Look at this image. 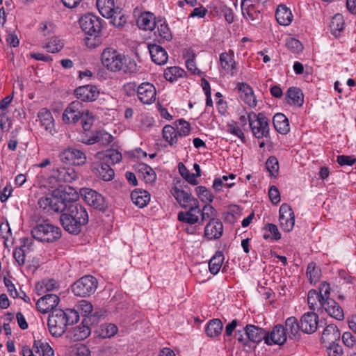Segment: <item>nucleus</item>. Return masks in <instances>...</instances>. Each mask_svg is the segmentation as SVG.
I'll return each mask as SVG.
<instances>
[{"label":"nucleus","instance_id":"1","mask_svg":"<svg viewBox=\"0 0 356 356\" xmlns=\"http://www.w3.org/2000/svg\"><path fill=\"white\" fill-rule=\"evenodd\" d=\"M77 175L73 169L65 168L54 170L48 177L52 189L46 197V212L57 214L63 229L70 234H79L89 221L86 209L79 202V193L72 187L62 182H71Z\"/></svg>","mask_w":356,"mask_h":356},{"label":"nucleus","instance_id":"2","mask_svg":"<svg viewBox=\"0 0 356 356\" xmlns=\"http://www.w3.org/2000/svg\"><path fill=\"white\" fill-rule=\"evenodd\" d=\"M79 120L82 122L83 129L88 131L93 122L92 117L80 101H73L65 109L63 120L67 124H75Z\"/></svg>","mask_w":356,"mask_h":356},{"label":"nucleus","instance_id":"3","mask_svg":"<svg viewBox=\"0 0 356 356\" xmlns=\"http://www.w3.org/2000/svg\"><path fill=\"white\" fill-rule=\"evenodd\" d=\"M248 118L249 126L255 138L259 139L269 136V124L263 113L256 114L250 112L248 114Z\"/></svg>","mask_w":356,"mask_h":356},{"label":"nucleus","instance_id":"4","mask_svg":"<svg viewBox=\"0 0 356 356\" xmlns=\"http://www.w3.org/2000/svg\"><path fill=\"white\" fill-rule=\"evenodd\" d=\"M98 281L92 275H85L72 285L73 293L79 297L90 296L97 288Z\"/></svg>","mask_w":356,"mask_h":356},{"label":"nucleus","instance_id":"5","mask_svg":"<svg viewBox=\"0 0 356 356\" xmlns=\"http://www.w3.org/2000/svg\"><path fill=\"white\" fill-rule=\"evenodd\" d=\"M124 56L113 48H106L101 56L102 63L108 70L113 72L121 71Z\"/></svg>","mask_w":356,"mask_h":356},{"label":"nucleus","instance_id":"6","mask_svg":"<svg viewBox=\"0 0 356 356\" xmlns=\"http://www.w3.org/2000/svg\"><path fill=\"white\" fill-rule=\"evenodd\" d=\"M47 325L52 336L60 337L65 332L67 327L64 311L62 309L54 310L49 315Z\"/></svg>","mask_w":356,"mask_h":356},{"label":"nucleus","instance_id":"7","mask_svg":"<svg viewBox=\"0 0 356 356\" xmlns=\"http://www.w3.org/2000/svg\"><path fill=\"white\" fill-rule=\"evenodd\" d=\"M79 24L86 34L97 36L102 29L100 19L92 13H87L83 15L79 19Z\"/></svg>","mask_w":356,"mask_h":356},{"label":"nucleus","instance_id":"8","mask_svg":"<svg viewBox=\"0 0 356 356\" xmlns=\"http://www.w3.org/2000/svg\"><path fill=\"white\" fill-rule=\"evenodd\" d=\"M80 195L88 205L95 209L104 211L107 207L104 197L96 191L83 188L80 190Z\"/></svg>","mask_w":356,"mask_h":356},{"label":"nucleus","instance_id":"9","mask_svg":"<svg viewBox=\"0 0 356 356\" xmlns=\"http://www.w3.org/2000/svg\"><path fill=\"white\" fill-rule=\"evenodd\" d=\"M60 160L70 165H81L86 161L85 154L75 148H68L59 154Z\"/></svg>","mask_w":356,"mask_h":356},{"label":"nucleus","instance_id":"10","mask_svg":"<svg viewBox=\"0 0 356 356\" xmlns=\"http://www.w3.org/2000/svg\"><path fill=\"white\" fill-rule=\"evenodd\" d=\"M279 220L283 231L289 232L293 229L295 225V215L289 204L284 203L281 205Z\"/></svg>","mask_w":356,"mask_h":356},{"label":"nucleus","instance_id":"11","mask_svg":"<svg viewBox=\"0 0 356 356\" xmlns=\"http://www.w3.org/2000/svg\"><path fill=\"white\" fill-rule=\"evenodd\" d=\"M137 95L143 104H151L156 100V88L153 84L149 82L142 83L138 86Z\"/></svg>","mask_w":356,"mask_h":356},{"label":"nucleus","instance_id":"12","mask_svg":"<svg viewBox=\"0 0 356 356\" xmlns=\"http://www.w3.org/2000/svg\"><path fill=\"white\" fill-rule=\"evenodd\" d=\"M92 172L104 181H111L114 177V171L110 165L102 160H96L91 165Z\"/></svg>","mask_w":356,"mask_h":356},{"label":"nucleus","instance_id":"13","mask_svg":"<svg viewBox=\"0 0 356 356\" xmlns=\"http://www.w3.org/2000/svg\"><path fill=\"white\" fill-rule=\"evenodd\" d=\"M77 99L81 102H92L97 99L99 91L94 85H85L78 87L74 90Z\"/></svg>","mask_w":356,"mask_h":356},{"label":"nucleus","instance_id":"14","mask_svg":"<svg viewBox=\"0 0 356 356\" xmlns=\"http://www.w3.org/2000/svg\"><path fill=\"white\" fill-rule=\"evenodd\" d=\"M187 211H180L178 213V220L191 225L195 224L199 221V214L200 209L199 207V202L195 201L188 207Z\"/></svg>","mask_w":356,"mask_h":356},{"label":"nucleus","instance_id":"15","mask_svg":"<svg viewBox=\"0 0 356 356\" xmlns=\"http://www.w3.org/2000/svg\"><path fill=\"white\" fill-rule=\"evenodd\" d=\"M287 339V335L284 327L280 324L275 325L273 330L269 333H266L265 343L268 345L284 344Z\"/></svg>","mask_w":356,"mask_h":356},{"label":"nucleus","instance_id":"16","mask_svg":"<svg viewBox=\"0 0 356 356\" xmlns=\"http://www.w3.org/2000/svg\"><path fill=\"white\" fill-rule=\"evenodd\" d=\"M300 323L302 332L312 334L317 330L318 316L314 312H307L301 317Z\"/></svg>","mask_w":356,"mask_h":356},{"label":"nucleus","instance_id":"17","mask_svg":"<svg viewBox=\"0 0 356 356\" xmlns=\"http://www.w3.org/2000/svg\"><path fill=\"white\" fill-rule=\"evenodd\" d=\"M90 333L91 330L88 325L87 320L85 318L81 325L76 326L69 330L67 332V337L74 341H78L84 340L90 334Z\"/></svg>","mask_w":356,"mask_h":356},{"label":"nucleus","instance_id":"18","mask_svg":"<svg viewBox=\"0 0 356 356\" xmlns=\"http://www.w3.org/2000/svg\"><path fill=\"white\" fill-rule=\"evenodd\" d=\"M170 193L179 205L185 209H187L188 206H190L191 204L194 203L195 201H198L191 193H188L177 186L172 187L170 190Z\"/></svg>","mask_w":356,"mask_h":356},{"label":"nucleus","instance_id":"19","mask_svg":"<svg viewBox=\"0 0 356 356\" xmlns=\"http://www.w3.org/2000/svg\"><path fill=\"white\" fill-rule=\"evenodd\" d=\"M222 223L216 218L210 219L204 229L205 236L211 240L219 238L222 236Z\"/></svg>","mask_w":356,"mask_h":356},{"label":"nucleus","instance_id":"20","mask_svg":"<svg viewBox=\"0 0 356 356\" xmlns=\"http://www.w3.org/2000/svg\"><path fill=\"white\" fill-rule=\"evenodd\" d=\"M322 308L331 317L338 320L342 321L344 318V313L341 307L333 299H327L322 302Z\"/></svg>","mask_w":356,"mask_h":356},{"label":"nucleus","instance_id":"21","mask_svg":"<svg viewBox=\"0 0 356 356\" xmlns=\"http://www.w3.org/2000/svg\"><path fill=\"white\" fill-rule=\"evenodd\" d=\"M244 334L248 341L258 343L266 338V332L254 325L248 324L244 327Z\"/></svg>","mask_w":356,"mask_h":356},{"label":"nucleus","instance_id":"22","mask_svg":"<svg viewBox=\"0 0 356 356\" xmlns=\"http://www.w3.org/2000/svg\"><path fill=\"white\" fill-rule=\"evenodd\" d=\"M148 49L154 63L160 65L167 63L168 56L164 48L156 44H149Z\"/></svg>","mask_w":356,"mask_h":356},{"label":"nucleus","instance_id":"23","mask_svg":"<svg viewBox=\"0 0 356 356\" xmlns=\"http://www.w3.org/2000/svg\"><path fill=\"white\" fill-rule=\"evenodd\" d=\"M241 99L251 107L257 105V99L252 89L249 85L245 83H239L237 86Z\"/></svg>","mask_w":356,"mask_h":356},{"label":"nucleus","instance_id":"24","mask_svg":"<svg viewBox=\"0 0 356 356\" xmlns=\"http://www.w3.org/2000/svg\"><path fill=\"white\" fill-rule=\"evenodd\" d=\"M113 136L105 131H97L89 138H83L81 141L87 145L98 143L102 146H106L111 143Z\"/></svg>","mask_w":356,"mask_h":356},{"label":"nucleus","instance_id":"25","mask_svg":"<svg viewBox=\"0 0 356 356\" xmlns=\"http://www.w3.org/2000/svg\"><path fill=\"white\" fill-rule=\"evenodd\" d=\"M96 160H102L108 164H115L122 159V154L115 149H108L106 152H99L95 154Z\"/></svg>","mask_w":356,"mask_h":356},{"label":"nucleus","instance_id":"26","mask_svg":"<svg viewBox=\"0 0 356 356\" xmlns=\"http://www.w3.org/2000/svg\"><path fill=\"white\" fill-rule=\"evenodd\" d=\"M340 337V331L337 326L330 324L324 329L321 339L323 343H331L339 341Z\"/></svg>","mask_w":356,"mask_h":356},{"label":"nucleus","instance_id":"27","mask_svg":"<svg viewBox=\"0 0 356 356\" xmlns=\"http://www.w3.org/2000/svg\"><path fill=\"white\" fill-rule=\"evenodd\" d=\"M300 323H299L296 317L291 316L288 318L285 321V330L289 334V337L291 339H297L300 337Z\"/></svg>","mask_w":356,"mask_h":356},{"label":"nucleus","instance_id":"28","mask_svg":"<svg viewBox=\"0 0 356 356\" xmlns=\"http://www.w3.org/2000/svg\"><path fill=\"white\" fill-rule=\"evenodd\" d=\"M156 24L155 17L149 12L141 13L137 19L138 28L145 31L153 30Z\"/></svg>","mask_w":356,"mask_h":356},{"label":"nucleus","instance_id":"29","mask_svg":"<svg viewBox=\"0 0 356 356\" xmlns=\"http://www.w3.org/2000/svg\"><path fill=\"white\" fill-rule=\"evenodd\" d=\"M275 17L277 22L282 26H288L293 21L291 11L285 5L278 6L276 10Z\"/></svg>","mask_w":356,"mask_h":356},{"label":"nucleus","instance_id":"30","mask_svg":"<svg viewBox=\"0 0 356 356\" xmlns=\"http://www.w3.org/2000/svg\"><path fill=\"white\" fill-rule=\"evenodd\" d=\"M220 63L222 68L227 72H231L232 75L235 73L236 63L234 60V52H223L220 55Z\"/></svg>","mask_w":356,"mask_h":356},{"label":"nucleus","instance_id":"31","mask_svg":"<svg viewBox=\"0 0 356 356\" xmlns=\"http://www.w3.org/2000/svg\"><path fill=\"white\" fill-rule=\"evenodd\" d=\"M288 104L301 106L304 102V96L301 90L296 87L289 88L285 97Z\"/></svg>","mask_w":356,"mask_h":356},{"label":"nucleus","instance_id":"32","mask_svg":"<svg viewBox=\"0 0 356 356\" xmlns=\"http://www.w3.org/2000/svg\"><path fill=\"white\" fill-rule=\"evenodd\" d=\"M249 1H250V0H242L241 5L242 14L248 20H258L259 19L260 11L257 10L253 4H249Z\"/></svg>","mask_w":356,"mask_h":356},{"label":"nucleus","instance_id":"33","mask_svg":"<svg viewBox=\"0 0 356 356\" xmlns=\"http://www.w3.org/2000/svg\"><path fill=\"white\" fill-rule=\"evenodd\" d=\"M97 6L104 17L112 18L116 13L113 0H97Z\"/></svg>","mask_w":356,"mask_h":356},{"label":"nucleus","instance_id":"34","mask_svg":"<svg viewBox=\"0 0 356 356\" xmlns=\"http://www.w3.org/2000/svg\"><path fill=\"white\" fill-rule=\"evenodd\" d=\"M273 122L277 132L282 134H286L289 132V120L284 114L280 113H276L273 118Z\"/></svg>","mask_w":356,"mask_h":356},{"label":"nucleus","instance_id":"35","mask_svg":"<svg viewBox=\"0 0 356 356\" xmlns=\"http://www.w3.org/2000/svg\"><path fill=\"white\" fill-rule=\"evenodd\" d=\"M118 332V327L113 323H103L95 332V334L102 339L111 338Z\"/></svg>","mask_w":356,"mask_h":356},{"label":"nucleus","instance_id":"36","mask_svg":"<svg viewBox=\"0 0 356 356\" xmlns=\"http://www.w3.org/2000/svg\"><path fill=\"white\" fill-rule=\"evenodd\" d=\"M223 325L222 321L218 318L210 320L206 327L205 332L207 335L210 338L218 337L222 331Z\"/></svg>","mask_w":356,"mask_h":356},{"label":"nucleus","instance_id":"37","mask_svg":"<svg viewBox=\"0 0 356 356\" xmlns=\"http://www.w3.org/2000/svg\"><path fill=\"white\" fill-rule=\"evenodd\" d=\"M134 204L140 208L145 207L150 200V195L145 191L135 190L131 194Z\"/></svg>","mask_w":356,"mask_h":356},{"label":"nucleus","instance_id":"38","mask_svg":"<svg viewBox=\"0 0 356 356\" xmlns=\"http://www.w3.org/2000/svg\"><path fill=\"white\" fill-rule=\"evenodd\" d=\"M33 220L36 222V225L31 231L32 236L38 241H43L44 238V220L35 215Z\"/></svg>","mask_w":356,"mask_h":356},{"label":"nucleus","instance_id":"39","mask_svg":"<svg viewBox=\"0 0 356 356\" xmlns=\"http://www.w3.org/2000/svg\"><path fill=\"white\" fill-rule=\"evenodd\" d=\"M138 168V172L143 177L146 183L152 184L156 181V175L151 167L142 163L139 165Z\"/></svg>","mask_w":356,"mask_h":356},{"label":"nucleus","instance_id":"40","mask_svg":"<svg viewBox=\"0 0 356 356\" xmlns=\"http://www.w3.org/2000/svg\"><path fill=\"white\" fill-rule=\"evenodd\" d=\"M185 74V71L179 67H168L164 72L165 79L170 82H174L178 78L182 77Z\"/></svg>","mask_w":356,"mask_h":356},{"label":"nucleus","instance_id":"41","mask_svg":"<svg viewBox=\"0 0 356 356\" xmlns=\"http://www.w3.org/2000/svg\"><path fill=\"white\" fill-rule=\"evenodd\" d=\"M224 257L221 252H217L209 261V271L213 275H216L223 263Z\"/></svg>","mask_w":356,"mask_h":356},{"label":"nucleus","instance_id":"42","mask_svg":"<svg viewBox=\"0 0 356 356\" xmlns=\"http://www.w3.org/2000/svg\"><path fill=\"white\" fill-rule=\"evenodd\" d=\"M61 236V229L57 226L46 222V242H53Z\"/></svg>","mask_w":356,"mask_h":356},{"label":"nucleus","instance_id":"43","mask_svg":"<svg viewBox=\"0 0 356 356\" xmlns=\"http://www.w3.org/2000/svg\"><path fill=\"white\" fill-rule=\"evenodd\" d=\"M163 137L170 145L177 143V131L171 125H166L163 129Z\"/></svg>","mask_w":356,"mask_h":356},{"label":"nucleus","instance_id":"44","mask_svg":"<svg viewBox=\"0 0 356 356\" xmlns=\"http://www.w3.org/2000/svg\"><path fill=\"white\" fill-rule=\"evenodd\" d=\"M155 34H158L160 40L170 41L172 38V33L168 24L161 20L158 22L157 31Z\"/></svg>","mask_w":356,"mask_h":356},{"label":"nucleus","instance_id":"45","mask_svg":"<svg viewBox=\"0 0 356 356\" xmlns=\"http://www.w3.org/2000/svg\"><path fill=\"white\" fill-rule=\"evenodd\" d=\"M344 26L343 17L341 14H336L331 19L330 27L332 33L337 35L343 29Z\"/></svg>","mask_w":356,"mask_h":356},{"label":"nucleus","instance_id":"46","mask_svg":"<svg viewBox=\"0 0 356 356\" xmlns=\"http://www.w3.org/2000/svg\"><path fill=\"white\" fill-rule=\"evenodd\" d=\"M307 302L309 307L312 310H315L318 306L322 307L321 296L316 290H310L308 293Z\"/></svg>","mask_w":356,"mask_h":356},{"label":"nucleus","instance_id":"47","mask_svg":"<svg viewBox=\"0 0 356 356\" xmlns=\"http://www.w3.org/2000/svg\"><path fill=\"white\" fill-rule=\"evenodd\" d=\"M178 170L181 177L189 184L192 185H197L198 184L195 173H191L182 163L178 164Z\"/></svg>","mask_w":356,"mask_h":356},{"label":"nucleus","instance_id":"48","mask_svg":"<svg viewBox=\"0 0 356 356\" xmlns=\"http://www.w3.org/2000/svg\"><path fill=\"white\" fill-rule=\"evenodd\" d=\"M266 230L269 233L264 234V238L272 240H279L281 238V234L280 233L277 227L272 223H268L266 225Z\"/></svg>","mask_w":356,"mask_h":356},{"label":"nucleus","instance_id":"49","mask_svg":"<svg viewBox=\"0 0 356 356\" xmlns=\"http://www.w3.org/2000/svg\"><path fill=\"white\" fill-rule=\"evenodd\" d=\"M60 302V298L54 293H46V313L57 309L56 307Z\"/></svg>","mask_w":356,"mask_h":356},{"label":"nucleus","instance_id":"50","mask_svg":"<svg viewBox=\"0 0 356 356\" xmlns=\"http://www.w3.org/2000/svg\"><path fill=\"white\" fill-rule=\"evenodd\" d=\"M307 276L311 283H316L320 278L321 270L314 263H309L307 266Z\"/></svg>","mask_w":356,"mask_h":356},{"label":"nucleus","instance_id":"51","mask_svg":"<svg viewBox=\"0 0 356 356\" xmlns=\"http://www.w3.org/2000/svg\"><path fill=\"white\" fill-rule=\"evenodd\" d=\"M195 192L199 198L203 202L211 203L213 200V195L205 186H197L195 188Z\"/></svg>","mask_w":356,"mask_h":356},{"label":"nucleus","instance_id":"52","mask_svg":"<svg viewBox=\"0 0 356 356\" xmlns=\"http://www.w3.org/2000/svg\"><path fill=\"white\" fill-rule=\"evenodd\" d=\"M286 46L293 54H300L303 49L302 43L293 38H289L286 40Z\"/></svg>","mask_w":356,"mask_h":356},{"label":"nucleus","instance_id":"53","mask_svg":"<svg viewBox=\"0 0 356 356\" xmlns=\"http://www.w3.org/2000/svg\"><path fill=\"white\" fill-rule=\"evenodd\" d=\"M266 167L271 177H276L279 170V162L277 158L270 156L266 162Z\"/></svg>","mask_w":356,"mask_h":356},{"label":"nucleus","instance_id":"54","mask_svg":"<svg viewBox=\"0 0 356 356\" xmlns=\"http://www.w3.org/2000/svg\"><path fill=\"white\" fill-rule=\"evenodd\" d=\"M63 47V43L56 37H51L46 44V51L51 53L59 51Z\"/></svg>","mask_w":356,"mask_h":356},{"label":"nucleus","instance_id":"55","mask_svg":"<svg viewBox=\"0 0 356 356\" xmlns=\"http://www.w3.org/2000/svg\"><path fill=\"white\" fill-rule=\"evenodd\" d=\"M121 71L124 73L132 74L137 71V65L135 60L126 58L124 56L122 59V66Z\"/></svg>","mask_w":356,"mask_h":356},{"label":"nucleus","instance_id":"56","mask_svg":"<svg viewBox=\"0 0 356 356\" xmlns=\"http://www.w3.org/2000/svg\"><path fill=\"white\" fill-rule=\"evenodd\" d=\"M65 319L67 325L76 323L79 319V314L77 309H67L64 311Z\"/></svg>","mask_w":356,"mask_h":356},{"label":"nucleus","instance_id":"57","mask_svg":"<svg viewBox=\"0 0 356 356\" xmlns=\"http://www.w3.org/2000/svg\"><path fill=\"white\" fill-rule=\"evenodd\" d=\"M201 222L208 218H215L216 216V209L210 204H206L203 207L202 210H200Z\"/></svg>","mask_w":356,"mask_h":356},{"label":"nucleus","instance_id":"58","mask_svg":"<svg viewBox=\"0 0 356 356\" xmlns=\"http://www.w3.org/2000/svg\"><path fill=\"white\" fill-rule=\"evenodd\" d=\"M76 307H77V310H80L85 316L91 314L93 310L92 304L86 300H80Z\"/></svg>","mask_w":356,"mask_h":356},{"label":"nucleus","instance_id":"59","mask_svg":"<svg viewBox=\"0 0 356 356\" xmlns=\"http://www.w3.org/2000/svg\"><path fill=\"white\" fill-rule=\"evenodd\" d=\"M327 351L329 356H342L343 355L342 347L336 342L329 343Z\"/></svg>","mask_w":356,"mask_h":356},{"label":"nucleus","instance_id":"60","mask_svg":"<svg viewBox=\"0 0 356 356\" xmlns=\"http://www.w3.org/2000/svg\"><path fill=\"white\" fill-rule=\"evenodd\" d=\"M318 294L321 296L322 302L330 298V286L327 282H322L319 285Z\"/></svg>","mask_w":356,"mask_h":356},{"label":"nucleus","instance_id":"61","mask_svg":"<svg viewBox=\"0 0 356 356\" xmlns=\"http://www.w3.org/2000/svg\"><path fill=\"white\" fill-rule=\"evenodd\" d=\"M337 161L340 165H353L356 163L355 156L339 155L337 158Z\"/></svg>","mask_w":356,"mask_h":356},{"label":"nucleus","instance_id":"62","mask_svg":"<svg viewBox=\"0 0 356 356\" xmlns=\"http://www.w3.org/2000/svg\"><path fill=\"white\" fill-rule=\"evenodd\" d=\"M342 341L343 344L350 348L355 347L356 339L355 337L350 332H345L342 334Z\"/></svg>","mask_w":356,"mask_h":356},{"label":"nucleus","instance_id":"63","mask_svg":"<svg viewBox=\"0 0 356 356\" xmlns=\"http://www.w3.org/2000/svg\"><path fill=\"white\" fill-rule=\"evenodd\" d=\"M178 123H179L178 124L179 127L177 128L178 129V131H177L178 135L180 136H185L188 135L190 132L189 123L182 119L179 120Z\"/></svg>","mask_w":356,"mask_h":356},{"label":"nucleus","instance_id":"64","mask_svg":"<svg viewBox=\"0 0 356 356\" xmlns=\"http://www.w3.org/2000/svg\"><path fill=\"white\" fill-rule=\"evenodd\" d=\"M31 349L34 356H44V345L40 340L35 341Z\"/></svg>","mask_w":356,"mask_h":356}]
</instances>
